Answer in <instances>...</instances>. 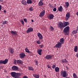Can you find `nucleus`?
Listing matches in <instances>:
<instances>
[{
    "label": "nucleus",
    "instance_id": "nucleus-22",
    "mask_svg": "<svg viewBox=\"0 0 78 78\" xmlns=\"http://www.w3.org/2000/svg\"><path fill=\"white\" fill-rule=\"evenodd\" d=\"M16 62L17 64H22V61L20 60H18L16 61Z\"/></svg>",
    "mask_w": 78,
    "mask_h": 78
},
{
    "label": "nucleus",
    "instance_id": "nucleus-27",
    "mask_svg": "<svg viewBox=\"0 0 78 78\" xmlns=\"http://www.w3.org/2000/svg\"><path fill=\"white\" fill-rule=\"evenodd\" d=\"M28 70H32V71L34 70L33 68V67H32V66H28Z\"/></svg>",
    "mask_w": 78,
    "mask_h": 78
},
{
    "label": "nucleus",
    "instance_id": "nucleus-45",
    "mask_svg": "<svg viewBox=\"0 0 78 78\" xmlns=\"http://www.w3.org/2000/svg\"><path fill=\"white\" fill-rule=\"evenodd\" d=\"M78 31V28H77L76 29V30H75V31L76 32V33H77V31Z\"/></svg>",
    "mask_w": 78,
    "mask_h": 78
},
{
    "label": "nucleus",
    "instance_id": "nucleus-38",
    "mask_svg": "<svg viewBox=\"0 0 78 78\" xmlns=\"http://www.w3.org/2000/svg\"><path fill=\"white\" fill-rule=\"evenodd\" d=\"M39 47H40L41 48H42L43 47H44V45L41 44V45H39Z\"/></svg>",
    "mask_w": 78,
    "mask_h": 78
},
{
    "label": "nucleus",
    "instance_id": "nucleus-17",
    "mask_svg": "<svg viewBox=\"0 0 78 78\" xmlns=\"http://www.w3.org/2000/svg\"><path fill=\"white\" fill-rule=\"evenodd\" d=\"M51 58H52V56H51V55H47L45 57V58H46V59H51Z\"/></svg>",
    "mask_w": 78,
    "mask_h": 78
},
{
    "label": "nucleus",
    "instance_id": "nucleus-26",
    "mask_svg": "<svg viewBox=\"0 0 78 78\" xmlns=\"http://www.w3.org/2000/svg\"><path fill=\"white\" fill-rule=\"evenodd\" d=\"M49 30L50 31H52L54 30V28L52 26H51L49 27Z\"/></svg>",
    "mask_w": 78,
    "mask_h": 78
},
{
    "label": "nucleus",
    "instance_id": "nucleus-35",
    "mask_svg": "<svg viewBox=\"0 0 78 78\" xmlns=\"http://www.w3.org/2000/svg\"><path fill=\"white\" fill-rule=\"evenodd\" d=\"M36 43L37 44H41V42L40 41L38 40L36 41Z\"/></svg>",
    "mask_w": 78,
    "mask_h": 78
},
{
    "label": "nucleus",
    "instance_id": "nucleus-13",
    "mask_svg": "<svg viewBox=\"0 0 78 78\" xmlns=\"http://www.w3.org/2000/svg\"><path fill=\"white\" fill-rule=\"evenodd\" d=\"M54 17V16L53 14H50L49 15V16L48 17V19L49 20H51V19H53V18Z\"/></svg>",
    "mask_w": 78,
    "mask_h": 78
},
{
    "label": "nucleus",
    "instance_id": "nucleus-51",
    "mask_svg": "<svg viewBox=\"0 0 78 78\" xmlns=\"http://www.w3.org/2000/svg\"><path fill=\"white\" fill-rule=\"evenodd\" d=\"M31 21L32 22H34V20H31Z\"/></svg>",
    "mask_w": 78,
    "mask_h": 78
},
{
    "label": "nucleus",
    "instance_id": "nucleus-16",
    "mask_svg": "<svg viewBox=\"0 0 78 78\" xmlns=\"http://www.w3.org/2000/svg\"><path fill=\"white\" fill-rule=\"evenodd\" d=\"M69 25V23L68 22H65L63 23L64 27H66Z\"/></svg>",
    "mask_w": 78,
    "mask_h": 78
},
{
    "label": "nucleus",
    "instance_id": "nucleus-4",
    "mask_svg": "<svg viewBox=\"0 0 78 78\" xmlns=\"http://www.w3.org/2000/svg\"><path fill=\"white\" fill-rule=\"evenodd\" d=\"M67 72L63 70L60 72V76L63 77V78H66V77H67Z\"/></svg>",
    "mask_w": 78,
    "mask_h": 78
},
{
    "label": "nucleus",
    "instance_id": "nucleus-5",
    "mask_svg": "<svg viewBox=\"0 0 78 78\" xmlns=\"http://www.w3.org/2000/svg\"><path fill=\"white\" fill-rule=\"evenodd\" d=\"M58 28H59L60 29L64 28V24L61 22H58Z\"/></svg>",
    "mask_w": 78,
    "mask_h": 78
},
{
    "label": "nucleus",
    "instance_id": "nucleus-30",
    "mask_svg": "<svg viewBox=\"0 0 78 78\" xmlns=\"http://www.w3.org/2000/svg\"><path fill=\"white\" fill-rule=\"evenodd\" d=\"M74 51L75 52H77L78 51L77 50V46H75L74 49Z\"/></svg>",
    "mask_w": 78,
    "mask_h": 78
},
{
    "label": "nucleus",
    "instance_id": "nucleus-57",
    "mask_svg": "<svg viewBox=\"0 0 78 78\" xmlns=\"http://www.w3.org/2000/svg\"><path fill=\"white\" fill-rule=\"evenodd\" d=\"M75 37H76V36Z\"/></svg>",
    "mask_w": 78,
    "mask_h": 78
},
{
    "label": "nucleus",
    "instance_id": "nucleus-6",
    "mask_svg": "<svg viewBox=\"0 0 78 78\" xmlns=\"http://www.w3.org/2000/svg\"><path fill=\"white\" fill-rule=\"evenodd\" d=\"M8 59H5L4 60H0V64H6L8 63Z\"/></svg>",
    "mask_w": 78,
    "mask_h": 78
},
{
    "label": "nucleus",
    "instance_id": "nucleus-11",
    "mask_svg": "<svg viewBox=\"0 0 78 78\" xmlns=\"http://www.w3.org/2000/svg\"><path fill=\"white\" fill-rule=\"evenodd\" d=\"M18 67L16 66H13L12 67V70L17 71L18 70Z\"/></svg>",
    "mask_w": 78,
    "mask_h": 78
},
{
    "label": "nucleus",
    "instance_id": "nucleus-50",
    "mask_svg": "<svg viewBox=\"0 0 78 78\" xmlns=\"http://www.w3.org/2000/svg\"><path fill=\"white\" fill-rule=\"evenodd\" d=\"M40 2H43V1H44V0H40Z\"/></svg>",
    "mask_w": 78,
    "mask_h": 78
},
{
    "label": "nucleus",
    "instance_id": "nucleus-32",
    "mask_svg": "<svg viewBox=\"0 0 78 78\" xmlns=\"http://www.w3.org/2000/svg\"><path fill=\"white\" fill-rule=\"evenodd\" d=\"M8 22V21H3V23H2L3 25H5V24H7Z\"/></svg>",
    "mask_w": 78,
    "mask_h": 78
},
{
    "label": "nucleus",
    "instance_id": "nucleus-23",
    "mask_svg": "<svg viewBox=\"0 0 78 78\" xmlns=\"http://www.w3.org/2000/svg\"><path fill=\"white\" fill-rule=\"evenodd\" d=\"M65 5H66V8H67L68 7H69V3L68 2H65Z\"/></svg>",
    "mask_w": 78,
    "mask_h": 78
},
{
    "label": "nucleus",
    "instance_id": "nucleus-19",
    "mask_svg": "<svg viewBox=\"0 0 78 78\" xmlns=\"http://www.w3.org/2000/svg\"><path fill=\"white\" fill-rule=\"evenodd\" d=\"M33 76L35 78H39V74H33Z\"/></svg>",
    "mask_w": 78,
    "mask_h": 78
},
{
    "label": "nucleus",
    "instance_id": "nucleus-8",
    "mask_svg": "<svg viewBox=\"0 0 78 78\" xmlns=\"http://www.w3.org/2000/svg\"><path fill=\"white\" fill-rule=\"evenodd\" d=\"M26 55L24 53H22L19 54V56L21 59H23V58H24L25 56Z\"/></svg>",
    "mask_w": 78,
    "mask_h": 78
},
{
    "label": "nucleus",
    "instance_id": "nucleus-54",
    "mask_svg": "<svg viewBox=\"0 0 78 78\" xmlns=\"http://www.w3.org/2000/svg\"><path fill=\"white\" fill-rule=\"evenodd\" d=\"M30 53H32V52H30Z\"/></svg>",
    "mask_w": 78,
    "mask_h": 78
},
{
    "label": "nucleus",
    "instance_id": "nucleus-55",
    "mask_svg": "<svg viewBox=\"0 0 78 78\" xmlns=\"http://www.w3.org/2000/svg\"><path fill=\"white\" fill-rule=\"evenodd\" d=\"M44 76V77H46V76Z\"/></svg>",
    "mask_w": 78,
    "mask_h": 78
},
{
    "label": "nucleus",
    "instance_id": "nucleus-31",
    "mask_svg": "<svg viewBox=\"0 0 78 78\" xmlns=\"http://www.w3.org/2000/svg\"><path fill=\"white\" fill-rule=\"evenodd\" d=\"M25 50L26 52H27V53H30V51H28V48H26Z\"/></svg>",
    "mask_w": 78,
    "mask_h": 78
},
{
    "label": "nucleus",
    "instance_id": "nucleus-21",
    "mask_svg": "<svg viewBox=\"0 0 78 78\" xmlns=\"http://www.w3.org/2000/svg\"><path fill=\"white\" fill-rule=\"evenodd\" d=\"M58 9L59 11H60V12H62V9H62V6H60V7L58 8Z\"/></svg>",
    "mask_w": 78,
    "mask_h": 78
},
{
    "label": "nucleus",
    "instance_id": "nucleus-14",
    "mask_svg": "<svg viewBox=\"0 0 78 78\" xmlns=\"http://www.w3.org/2000/svg\"><path fill=\"white\" fill-rule=\"evenodd\" d=\"M37 36L38 37L39 39H42V36L41 33H38L37 34Z\"/></svg>",
    "mask_w": 78,
    "mask_h": 78
},
{
    "label": "nucleus",
    "instance_id": "nucleus-18",
    "mask_svg": "<svg viewBox=\"0 0 78 78\" xmlns=\"http://www.w3.org/2000/svg\"><path fill=\"white\" fill-rule=\"evenodd\" d=\"M42 51V50L40 48L37 49V53L39 55H41V51Z\"/></svg>",
    "mask_w": 78,
    "mask_h": 78
},
{
    "label": "nucleus",
    "instance_id": "nucleus-36",
    "mask_svg": "<svg viewBox=\"0 0 78 78\" xmlns=\"http://www.w3.org/2000/svg\"><path fill=\"white\" fill-rule=\"evenodd\" d=\"M73 77L75 78H76L77 76H76V75L75 73H73Z\"/></svg>",
    "mask_w": 78,
    "mask_h": 78
},
{
    "label": "nucleus",
    "instance_id": "nucleus-29",
    "mask_svg": "<svg viewBox=\"0 0 78 78\" xmlns=\"http://www.w3.org/2000/svg\"><path fill=\"white\" fill-rule=\"evenodd\" d=\"M27 4H31L32 3V1L31 0H27Z\"/></svg>",
    "mask_w": 78,
    "mask_h": 78
},
{
    "label": "nucleus",
    "instance_id": "nucleus-49",
    "mask_svg": "<svg viewBox=\"0 0 78 78\" xmlns=\"http://www.w3.org/2000/svg\"><path fill=\"white\" fill-rule=\"evenodd\" d=\"M76 15H77V16H78V11L76 13Z\"/></svg>",
    "mask_w": 78,
    "mask_h": 78
},
{
    "label": "nucleus",
    "instance_id": "nucleus-44",
    "mask_svg": "<svg viewBox=\"0 0 78 78\" xmlns=\"http://www.w3.org/2000/svg\"><path fill=\"white\" fill-rule=\"evenodd\" d=\"M35 62L36 65H37L38 64L37 61H35Z\"/></svg>",
    "mask_w": 78,
    "mask_h": 78
},
{
    "label": "nucleus",
    "instance_id": "nucleus-33",
    "mask_svg": "<svg viewBox=\"0 0 78 78\" xmlns=\"http://www.w3.org/2000/svg\"><path fill=\"white\" fill-rule=\"evenodd\" d=\"M20 22L22 23V24L23 25H24V22L22 19H21L20 20Z\"/></svg>",
    "mask_w": 78,
    "mask_h": 78
},
{
    "label": "nucleus",
    "instance_id": "nucleus-28",
    "mask_svg": "<svg viewBox=\"0 0 78 78\" xmlns=\"http://www.w3.org/2000/svg\"><path fill=\"white\" fill-rule=\"evenodd\" d=\"M21 3H22V4H23V5H25L27 4V2L25 0H23L22 1Z\"/></svg>",
    "mask_w": 78,
    "mask_h": 78
},
{
    "label": "nucleus",
    "instance_id": "nucleus-41",
    "mask_svg": "<svg viewBox=\"0 0 78 78\" xmlns=\"http://www.w3.org/2000/svg\"><path fill=\"white\" fill-rule=\"evenodd\" d=\"M55 67H56V65H54L52 66V69H55Z\"/></svg>",
    "mask_w": 78,
    "mask_h": 78
},
{
    "label": "nucleus",
    "instance_id": "nucleus-20",
    "mask_svg": "<svg viewBox=\"0 0 78 78\" xmlns=\"http://www.w3.org/2000/svg\"><path fill=\"white\" fill-rule=\"evenodd\" d=\"M62 63H66V64H67V61L66 59H62Z\"/></svg>",
    "mask_w": 78,
    "mask_h": 78
},
{
    "label": "nucleus",
    "instance_id": "nucleus-2",
    "mask_svg": "<svg viewBox=\"0 0 78 78\" xmlns=\"http://www.w3.org/2000/svg\"><path fill=\"white\" fill-rule=\"evenodd\" d=\"M10 74L11 76L14 78H19L20 76L22 75V74L20 73H16L15 72H12Z\"/></svg>",
    "mask_w": 78,
    "mask_h": 78
},
{
    "label": "nucleus",
    "instance_id": "nucleus-43",
    "mask_svg": "<svg viewBox=\"0 0 78 78\" xmlns=\"http://www.w3.org/2000/svg\"><path fill=\"white\" fill-rule=\"evenodd\" d=\"M47 67L48 68V69H51V67L49 66V65H48L47 66Z\"/></svg>",
    "mask_w": 78,
    "mask_h": 78
},
{
    "label": "nucleus",
    "instance_id": "nucleus-48",
    "mask_svg": "<svg viewBox=\"0 0 78 78\" xmlns=\"http://www.w3.org/2000/svg\"><path fill=\"white\" fill-rule=\"evenodd\" d=\"M4 13H6V11L5 10H4Z\"/></svg>",
    "mask_w": 78,
    "mask_h": 78
},
{
    "label": "nucleus",
    "instance_id": "nucleus-7",
    "mask_svg": "<svg viewBox=\"0 0 78 78\" xmlns=\"http://www.w3.org/2000/svg\"><path fill=\"white\" fill-rule=\"evenodd\" d=\"M70 17V13L68 12L66 14V16L65 17V20L66 21L68 20V19H69V18Z\"/></svg>",
    "mask_w": 78,
    "mask_h": 78
},
{
    "label": "nucleus",
    "instance_id": "nucleus-37",
    "mask_svg": "<svg viewBox=\"0 0 78 78\" xmlns=\"http://www.w3.org/2000/svg\"><path fill=\"white\" fill-rule=\"evenodd\" d=\"M24 21L25 22V23H27V19H25V18H24L23 19Z\"/></svg>",
    "mask_w": 78,
    "mask_h": 78
},
{
    "label": "nucleus",
    "instance_id": "nucleus-10",
    "mask_svg": "<svg viewBox=\"0 0 78 78\" xmlns=\"http://www.w3.org/2000/svg\"><path fill=\"white\" fill-rule=\"evenodd\" d=\"M9 51L10 52L11 54H14V49L12 48L9 47Z\"/></svg>",
    "mask_w": 78,
    "mask_h": 78
},
{
    "label": "nucleus",
    "instance_id": "nucleus-34",
    "mask_svg": "<svg viewBox=\"0 0 78 78\" xmlns=\"http://www.w3.org/2000/svg\"><path fill=\"white\" fill-rule=\"evenodd\" d=\"M33 10H34V9H33V7H30L29 8V11H33Z\"/></svg>",
    "mask_w": 78,
    "mask_h": 78
},
{
    "label": "nucleus",
    "instance_id": "nucleus-56",
    "mask_svg": "<svg viewBox=\"0 0 78 78\" xmlns=\"http://www.w3.org/2000/svg\"><path fill=\"white\" fill-rule=\"evenodd\" d=\"M51 0V1H53V0Z\"/></svg>",
    "mask_w": 78,
    "mask_h": 78
},
{
    "label": "nucleus",
    "instance_id": "nucleus-47",
    "mask_svg": "<svg viewBox=\"0 0 78 78\" xmlns=\"http://www.w3.org/2000/svg\"><path fill=\"white\" fill-rule=\"evenodd\" d=\"M2 9V5H0V10Z\"/></svg>",
    "mask_w": 78,
    "mask_h": 78
},
{
    "label": "nucleus",
    "instance_id": "nucleus-15",
    "mask_svg": "<svg viewBox=\"0 0 78 78\" xmlns=\"http://www.w3.org/2000/svg\"><path fill=\"white\" fill-rule=\"evenodd\" d=\"M11 34H12V35H16V36H17L18 35L17 32L16 31H13L12 30V31H11Z\"/></svg>",
    "mask_w": 78,
    "mask_h": 78
},
{
    "label": "nucleus",
    "instance_id": "nucleus-52",
    "mask_svg": "<svg viewBox=\"0 0 78 78\" xmlns=\"http://www.w3.org/2000/svg\"><path fill=\"white\" fill-rule=\"evenodd\" d=\"M2 67H3L2 66L0 67V69H2V68H3Z\"/></svg>",
    "mask_w": 78,
    "mask_h": 78
},
{
    "label": "nucleus",
    "instance_id": "nucleus-12",
    "mask_svg": "<svg viewBox=\"0 0 78 78\" xmlns=\"http://www.w3.org/2000/svg\"><path fill=\"white\" fill-rule=\"evenodd\" d=\"M45 11L44 10H43L42 12L40 14L39 16L40 17H43L45 14Z\"/></svg>",
    "mask_w": 78,
    "mask_h": 78
},
{
    "label": "nucleus",
    "instance_id": "nucleus-25",
    "mask_svg": "<svg viewBox=\"0 0 78 78\" xmlns=\"http://www.w3.org/2000/svg\"><path fill=\"white\" fill-rule=\"evenodd\" d=\"M55 71L56 72H58L59 71V67H55Z\"/></svg>",
    "mask_w": 78,
    "mask_h": 78
},
{
    "label": "nucleus",
    "instance_id": "nucleus-39",
    "mask_svg": "<svg viewBox=\"0 0 78 78\" xmlns=\"http://www.w3.org/2000/svg\"><path fill=\"white\" fill-rule=\"evenodd\" d=\"M76 32H75V30H73L72 33V34H76Z\"/></svg>",
    "mask_w": 78,
    "mask_h": 78
},
{
    "label": "nucleus",
    "instance_id": "nucleus-46",
    "mask_svg": "<svg viewBox=\"0 0 78 78\" xmlns=\"http://www.w3.org/2000/svg\"><path fill=\"white\" fill-rule=\"evenodd\" d=\"M23 78H28L27 76H25L23 77Z\"/></svg>",
    "mask_w": 78,
    "mask_h": 78
},
{
    "label": "nucleus",
    "instance_id": "nucleus-1",
    "mask_svg": "<svg viewBox=\"0 0 78 78\" xmlns=\"http://www.w3.org/2000/svg\"><path fill=\"white\" fill-rule=\"evenodd\" d=\"M64 38H62L60 39L59 41L58 42L57 44L55 45V47L59 48L60 47H61L62 45L64 44Z\"/></svg>",
    "mask_w": 78,
    "mask_h": 78
},
{
    "label": "nucleus",
    "instance_id": "nucleus-9",
    "mask_svg": "<svg viewBox=\"0 0 78 78\" xmlns=\"http://www.w3.org/2000/svg\"><path fill=\"white\" fill-rule=\"evenodd\" d=\"M33 31V29L32 27L29 28L26 31L27 33H29L30 32H32Z\"/></svg>",
    "mask_w": 78,
    "mask_h": 78
},
{
    "label": "nucleus",
    "instance_id": "nucleus-3",
    "mask_svg": "<svg viewBox=\"0 0 78 78\" xmlns=\"http://www.w3.org/2000/svg\"><path fill=\"white\" fill-rule=\"evenodd\" d=\"M69 27L67 26L65 27L63 30V32L66 35H67L69 34Z\"/></svg>",
    "mask_w": 78,
    "mask_h": 78
},
{
    "label": "nucleus",
    "instance_id": "nucleus-42",
    "mask_svg": "<svg viewBox=\"0 0 78 78\" xmlns=\"http://www.w3.org/2000/svg\"><path fill=\"white\" fill-rule=\"evenodd\" d=\"M53 11L55 12L56 11V8H54L53 9Z\"/></svg>",
    "mask_w": 78,
    "mask_h": 78
},
{
    "label": "nucleus",
    "instance_id": "nucleus-40",
    "mask_svg": "<svg viewBox=\"0 0 78 78\" xmlns=\"http://www.w3.org/2000/svg\"><path fill=\"white\" fill-rule=\"evenodd\" d=\"M16 61H16V60H14L13 61V64H16Z\"/></svg>",
    "mask_w": 78,
    "mask_h": 78
},
{
    "label": "nucleus",
    "instance_id": "nucleus-53",
    "mask_svg": "<svg viewBox=\"0 0 78 78\" xmlns=\"http://www.w3.org/2000/svg\"><path fill=\"white\" fill-rule=\"evenodd\" d=\"M65 78H70V77H66Z\"/></svg>",
    "mask_w": 78,
    "mask_h": 78
},
{
    "label": "nucleus",
    "instance_id": "nucleus-24",
    "mask_svg": "<svg viewBox=\"0 0 78 78\" xmlns=\"http://www.w3.org/2000/svg\"><path fill=\"white\" fill-rule=\"evenodd\" d=\"M44 5V3L42 2H39L38 3V6H42Z\"/></svg>",
    "mask_w": 78,
    "mask_h": 78
}]
</instances>
